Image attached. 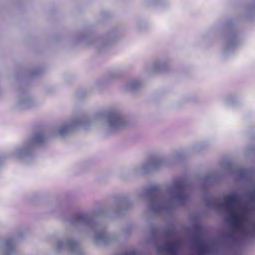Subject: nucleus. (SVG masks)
Returning a JSON list of instances; mask_svg holds the SVG:
<instances>
[{"label": "nucleus", "instance_id": "39448f33", "mask_svg": "<svg viewBox=\"0 0 255 255\" xmlns=\"http://www.w3.org/2000/svg\"><path fill=\"white\" fill-rule=\"evenodd\" d=\"M14 239L9 238L6 239L2 246L1 250L3 255H14L15 253L14 249Z\"/></svg>", "mask_w": 255, "mask_h": 255}, {"label": "nucleus", "instance_id": "7ed1b4c3", "mask_svg": "<svg viewBox=\"0 0 255 255\" xmlns=\"http://www.w3.org/2000/svg\"><path fill=\"white\" fill-rule=\"evenodd\" d=\"M225 200L224 205L227 208L229 213L228 221L235 229L242 230L244 226L245 218L241 214H237L233 208V206L239 203V197L236 195H229L225 197Z\"/></svg>", "mask_w": 255, "mask_h": 255}, {"label": "nucleus", "instance_id": "0eeeda50", "mask_svg": "<svg viewBox=\"0 0 255 255\" xmlns=\"http://www.w3.org/2000/svg\"><path fill=\"white\" fill-rule=\"evenodd\" d=\"M110 124L112 127L116 128L120 127L123 124V119L118 115H114L110 118Z\"/></svg>", "mask_w": 255, "mask_h": 255}, {"label": "nucleus", "instance_id": "6e6552de", "mask_svg": "<svg viewBox=\"0 0 255 255\" xmlns=\"http://www.w3.org/2000/svg\"><path fill=\"white\" fill-rule=\"evenodd\" d=\"M64 248V242L62 241H58L57 243L56 246V251L59 252L61 250Z\"/></svg>", "mask_w": 255, "mask_h": 255}, {"label": "nucleus", "instance_id": "20e7f679", "mask_svg": "<svg viewBox=\"0 0 255 255\" xmlns=\"http://www.w3.org/2000/svg\"><path fill=\"white\" fill-rule=\"evenodd\" d=\"M50 213L56 217H61L62 218L64 213V205L63 199L62 196L56 198L50 209Z\"/></svg>", "mask_w": 255, "mask_h": 255}, {"label": "nucleus", "instance_id": "f257e3e1", "mask_svg": "<svg viewBox=\"0 0 255 255\" xmlns=\"http://www.w3.org/2000/svg\"><path fill=\"white\" fill-rule=\"evenodd\" d=\"M54 134L63 135L64 126H61L58 130L51 135L42 130L34 131L12 151L11 155L25 163H31L34 160L36 150L46 144Z\"/></svg>", "mask_w": 255, "mask_h": 255}, {"label": "nucleus", "instance_id": "f8f14e48", "mask_svg": "<svg viewBox=\"0 0 255 255\" xmlns=\"http://www.w3.org/2000/svg\"><path fill=\"white\" fill-rule=\"evenodd\" d=\"M67 126H66L65 125V128H64V130H65V133L66 132V129H67Z\"/></svg>", "mask_w": 255, "mask_h": 255}, {"label": "nucleus", "instance_id": "9b49d317", "mask_svg": "<svg viewBox=\"0 0 255 255\" xmlns=\"http://www.w3.org/2000/svg\"><path fill=\"white\" fill-rule=\"evenodd\" d=\"M124 255H135V254L133 252L127 253Z\"/></svg>", "mask_w": 255, "mask_h": 255}, {"label": "nucleus", "instance_id": "f03ea898", "mask_svg": "<svg viewBox=\"0 0 255 255\" xmlns=\"http://www.w3.org/2000/svg\"><path fill=\"white\" fill-rule=\"evenodd\" d=\"M43 72V68L41 66L23 69L19 73L15 74L16 91L18 94L14 106L19 111L29 109L37 105V103L33 97L27 90L24 84L27 78H32L40 75Z\"/></svg>", "mask_w": 255, "mask_h": 255}, {"label": "nucleus", "instance_id": "9d476101", "mask_svg": "<svg viewBox=\"0 0 255 255\" xmlns=\"http://www.w3.org/2000/svg\"><path fill=\"white\" fill-rule=\"evenodd\" d=\"M3 163H4V161H3V158L1 156H0V169H1V167L2 166Z\"/></svg>", "mask_w": 255, "mask_h": 255}, {"label": "nucleus", "instance_id": "1a4fd4ad", "mask_svg": "<svg viewBox=\"0 0 255 255\" xmlns=\"http://www.w3.org/2000/svg\"><path fill=\"white\" fill-rule=\"evenodd\" d=\"M87 219V216L83 214H81L79 215L77 218L76 220L78 221H85Z\"/></svg>", "mask_w": 255, "mask_h": 255}, {"label": "nucleus", "instance_id": "423d86ee", "mask_svg": "<svg viewBox=\"0 0 255 255\" xmlns=\"http://www.w3.org/2000/svg\"><path fill=\"white\" fill-rule=\"evenodd\" d=\"M169 255H178V243L176 242L166 243L162 247Z\"/></svg>", "mask_w": 255, "mask_h": 255}]
</instances>
